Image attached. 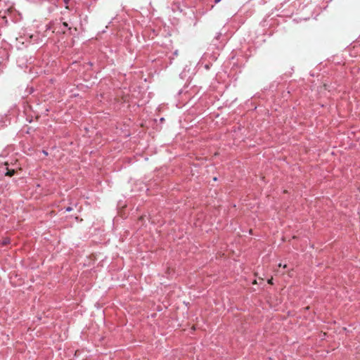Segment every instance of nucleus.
<instances>
[{"label": "nucleus", "mask_w": 360, "mask_h": 360, "mask_svg": "<svg viewBox=\"0 0 360 360\" xmlns=\"http://www.w3.org/2000/svg\"><path fill=\"white\" fill-rule=\"evenodd\" d=\"M220 1H221V0H214L215 4H217V3L220 2Z\"/></svg>", "instance_id": "423d86ee"}, {"label": "nucleus", "mask_w": 360, "mask_h": 360, "mask_svg": "<svg viewBox=\"0 0 360 360\" xmlns=\"http://www.w3.org/2000/svg\"><path fill=\"white\" fill-rule=\"evenodd\" d=\"M6 117L4 115H0V129L6 125Z\"/></svg>", "instance_id": "f257e3e1"}, {"label": "nucleus", "mask_w": 360, "mask_h": 360, "mask_svg": "<svg viewBox=\"0 0 360 360\" xmlns=\"http://www.w3.org/2000/svg\"><path fill=\"white\" fill-rule=\"evenodd\" d=\"M8 243H9V239L6 238V239H4V240H3L2 244H3L4 245H5L8 244Z\"/></svg>", "instance_id": "7ed1b4c3"}, {"label": "nucleus", "mask_w": 360, "mask_h": 360, "mask_svg": "<svg viewBox=\"0 0 360 360\" xmlns=\"http://www.w3.org/2000/svg\"><path fill=\"white\" fill-rule=\"evenodd\" d=\"M269 283H271V280H269Z\"/></svg>", "instance_id": "0eeeda50"}, {"label": "nucleus", "mask_w": 360, "mask_h": 360, "mask_svg": "<svg viewBox=\"0 0 360 360\" xmlns=\"http://www.w3.org/2000/svg\"><path fill=\"white\" fill-rule=\"evenodd\" d=\"M63 25L64 27H68V26L67 22H63Z\"/></svg>", "instance_id": "39448f33"}, {"label": "nucleus", "mask_w": 360, "mask_h": 360, "mask_svg": "<svg viewBox=\"0 0 360 360\" xmlns=\"http://www.w3.org/2000/svg\"><path fill=\"white\" fill-rule=\"evenodd\" d=\"M7 172L6 174V175L8 176H12L14 173H15V170L14 169H7Z\"/></svg>", "instance_id": "f03ea898"}, {"label": "nucleus", "mask_w": 360, "mask_h": 360, "mask_svg": "<svg viewBox=\"0 0 360 360\" xmlns=\"http://www.w3.org/2000/svg\"><path fill=\"white\" fill-rule=\"evenodd\" d=\"M71 210H72V208L71 207H68L65 208L66 212H70Z\"/></svg>", "instance_id": "20e7f679"}]
</instances>
